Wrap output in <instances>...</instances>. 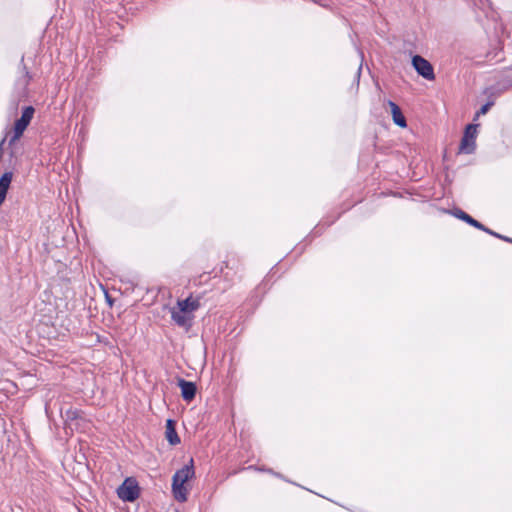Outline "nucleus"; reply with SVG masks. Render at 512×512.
I'll return each mask as SVG.
<instances>
[{"instance_id":"nucleus-1","label":"nucleus","mask_w":512,"mask_h":512,"mask_svg":"<svg viewBox=\"0 0 512 512\" xmlns=\"http://www.w3.org/2000/svg\"><path fill=\"white\" fill-rule=\"evenodd\" d=\"M195 474L193 459L190 463L177 470L172 478V491L174 497L179 502H185L187 500L188 491L185 487V483L191 479Z\"/></svg>"},{"instance_id":"nucleus-2","label":"nucleus","mask_w":512,"mask_h":512,"mask_svg":"<svg viewBox=\"0 0 512 512\" xmlns=\"http://www.w3.org/2000/svg\"><path fill=\"white\" fill-rule=\"evenodd\" d=\"M118 497L125 502H134L140 495L138 483L133 478H127L117 488Z\"/></svg>"},{"instance_id":"nucleus-3","label":"nucleus","mask_w":512,"mask_h":512,"mask_svg":"<svg viewBox=\"0 0 512 512\" xmlns=\"http://www.w3.org/2000/svg\"><path fill=\"white\" fill-rule=\"evenodd\" d=\"M34 115V108L32 106H27L24 108L22 115L19 119L16 120L14 125V134L9 140V144L15 143L24 133L27 126L30 124Z\"/></svg>"},{"instance_id":"nucleus-4","label":"nucleus","mask_w":512,"mask_h":512,"mask_svg":"<svg viewBox=\"0 0 512 512\" xmlns=\"http://www.w3.org/2000/svg\"><path fill=\"white\" fill-rule=\"evenodd\" d=\"M477 127V124H469L466 127L459 147L460 153L472 154L475 151Z\"/></svg>"},{"instance_id":"nucleus-5","label":"nucleus","mask_w":512,"mask_h":512,"mask_svg":"<svg viewBox=\"0 0 512 512\" xmlns=\"http://www.w3.org/2000/svg\"><path fill=\"white\" fill-rule=\"evenodd\" d=\"M412 65L419 75L427 80H433L435 78L433 66L420 55H415L412 58Z\"/></svg>"},{"instance_id":"nucleus-6","label":"nucleus","mask_w":512,"mask_h":512,"mask_svg":"<svg viewBox=\"0 0 512 512\" xmlns=\"http://www.w3.org/2000/svg\"><path fill=\"white\" fill-rule=\"evenodd\" d=\"M177 307L191 316L200 307V299L190 296L184 300H178Z\"/></svg>"},{"instance_id":"nucleus-7","label":"nucleus","mask_w":512,"mask_h":512,"mask_svg":"<svg viewBox=\"0 0 512 512\" xmlns=\"http://www.w3.org/2000/svg\"><path fill=\"white\" fill-rule=\"evenodd\" d=\"M165 437L170 445H178L181 440L176 431V422L173 419L166 421Z\"/></svg>"},{"instance_id":"nucleus-8","label":"nucleus","mask_w":512,"mask_h":512,"mask_svg":"<svg viewBox=\"0 0 512 512\" xmlns=\"http://www.w3.org/2000/svg\"><path fill=\"white\" fill-rule=\"evenodd\" d=\"M171 318L172 320L179 326L185 327L190 325V321L192 317L188 315L186 312H183L180 308L177 307L171 310Z\"/></svg>"},{"instance_id":"nucleus-9","label":"nucleus","mask_w":512,"mask_h":512,"mask_svg":"<svg viewBox=\"0 0 512 512\" xmlns=\"http://www.w3.org/2000/svg\"><path fill=\"white\" fill-rule=\"evenodd\" d=\"M388 105L390 107L394 123L401 128L406 127L407 126L406 119H405L400 107L393 101H388Z\"/></svg>"},{"instance_id":"nucleus-10","label":"nucleus","mask_w":512,"mask_h":512,"mask_svg":"<svg viewBox=\"0 0 512 512\" xmlns=\"http://www.w3.org/2000/svg\"><path fill=\"white\" fill-rule=\"evenodd\" d=\"M452 215L455 216L456 218L460 219V220H463L464 222H466L467 224L477 228V229H484V225L481 224L479 221L475 220L474 218H472L470 215H468L466 212H464L463 210L461 209H454L452 210Z\"/></svg>"},{"instance_id":"nucleus-11","label":"nucleus","mask_w":512,"mask_h":512,"mask_svg":"<svg viewBox=\"0 0 512 512\" xmlns=\"http://www.w3.org/2000/svg\"><path fill=\"white\" fill-rule=\"evenodd\" d=\"M61 415L66 423L72 428L74 421L82 419V412L76 408H68L64 412L61 410Z\"/></svg>"},{"instance_id":"nucleus-12","label":"nucleus","mask_w":512,"mask_h":512,"mask_svg":"<svg viewBox=\"0 0 512 512\" xmlns=\"http://www.w3.org/2000/svg\"><path fill=\"white\" fill-rule=\"evenodd\" d=\"M12 180V174L11 173H4L2 177L0 178V206L4 202L6 198V194L9 188V185Z\"/></svg>"},{"instance_id":"nucleus-13","label":"nucleus","mask_w":512,"mask_h":512,"mask_svg":"<svg viewBox=\"0 0 512 512\" xmlns=\"http://www.w3.org/2000/svg\"><path fill=\"white\" fill-rule=\"evenodd\" d=\"M180 387H181L183 399L188 402L192 401L196 395L197 386H180Z\"/></svg>"},{"instance_id":"nucleus-14","label":"nucleus","mask_w":512,"mask_h":512,"mask_svg":"<svg viewBox=\"0 0 512 512\" xmlns=\"http://www.w3.org/2000/svg\"><path fill=\"white\" fill-rule=\"evenodd\" d=\"M95 388H96V386H92V385L85 386V390L83 391V393L85 395L84 400L86 402H90L91 404L97 403L95 400H93L94 395H95ZM97 390H99V386H97Z\"/></svg>"},{"instance_id":"nucleus-15","label":"nucleus","mask_w":512,"mask_h":512,"mask_svg":"<svg viewBox=\"0 0 512 512\" xmlns=\"http://www.w3.org/2000/svg\"><path fill=\"white\" fill-rule=\"evenodd\" d=\"M492 105H493V102H487L486 104H484L480 108V110L476 113V116L486 114L489 111V109L491 108Z\"/></svg>"},{"instance_id":"nucleus-16","label":"nucleus","mask_w":512,"mask_h":512,"mask_svg":"<svg viewBox=\"0 0 512 512\" xmlns=\"http://www.w3.org/2000/svg\"><path fill=\"white\" fill-rule=\"evenodd\" d=\"M512 87V79H505L503 81V85L501 88H499V91H505Z\"/></svg>"},{"instance_id":"nucleus-17","label":"nucleus","mask_w":512,"mask_h":512,"mask_svg":"<svg viewBox=\"0 0 512 512\" xmlns=\"http://www.w3.org/2000/svg\"><path fill=\"white\" fill-rule=\"evenodd\" d=\"M481 230H482V231H484V232H486V233H488V234H490V235H492V236H494V237H497V238H500V237H501V235H500V234H498V233H496V232L492 231L491 229H489V228H487V227H485V226H484V229H481Z\"/></svg>"},{"instance_id":"nucleus-18","label":"nucleus","mask_w":512,"mask_h":512,"mask_svg":"<svg viewBox=\"0 0 512 512\" xmlns=\"http://www.w3.org/2000/svg\"><path fill=\"white\" fill-rule=\"evenodd\" d=\"M177 384L184 385V384H195V383L191 382V381H186L184 379H179Z\"/></svg>"},{"instance_id":"nucleus-19","label":"nucleus","mask_w":512,"mask_h":512,"mask_svg":"<svg viewBox=\"0 0 512 512\" xmlns=\"http://www.w3.org/2000/svg\"><path fill=\"white\" fill-rule=\"evenodd\" d=\"M500 239L504 240V241H507V242H512V239L506 237V236H502L500 237Z\"/></svg>"},{"instance_id":"nucleus-20","label":"nucleus","mask_w":512,"mask_h":512,"mask_svg":"<svg viewBox=\"0 0 512 512\" xmlns=\"http://www.w3.org/2000/svg\"><path fill=\"white\" fill-rule=\"evenodd\" d=\"M269 473L277 476V477H282L279 473H275L274 471H272L271 469L267 470Z\"/></svg>"},{"instance_id":"nucleus-21","label":"nucleus","mask_w":512,"mask_h":512,"mask_svg":"<svg viewBox=\"0 0 512 512\" xmlns=\"http://www.w3.org/2000/svg\"><path fill=\"white\" fill-rule=\"evenodd\" d=\"M360 71H361V67H359L358 71H357V76L360 75Z\"/></svg>"}]
</instances>
